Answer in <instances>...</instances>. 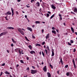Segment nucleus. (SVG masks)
Wrapping results in <instances>:
<instances>
[{"mask_svg": "<svg viewBox=\"0 0 77 77\" xmlns=\"http://www.w3.org/2000/svg\"><path fill=\"white\" fill-rule=\"evenodd\" d=\"M75 61H77V58H75Z\"/></svg>", "mask_w": 77, "mask_h": 77, "instance_id": "63", "label": "nucleus"}, {"mask_svg": "<svg viewBox=\"0 0 77 77\" xmlns=\"http://www.w3.org/2000/svg\"><path fill=\"white\" fill-rule=\"evenodd\" d=\"M30 53L31 54H33L34 53V54H35V51H31L30 52Z\"/></svg>", "mask_w": 77, "mask_h": 77, "instance_id": "14", "label": "nucleus"}, {"mask_svg": "<svg viewBox=\"0 0 77 77\" xmlns=\"http://www.w3.org/2000/svg\"><path fill=\"white\" fill-rule=\"evenodd\" d=\"M47 49H48V50L49 51H50V49H49V47L48 46H47L46 47Z\"/></svg>", "mask_w": 77, "mask_h": 77, "instance_id": "37", "label": "nucleus"}, {"mask_svg": "<svg viewBox=\"0 0 77 77\" xmlns=\"http://www.w3.org/2000/svg\"><path fill=\"white\" fill-rule=\"evenodd\" d=\"M42 55L43 56V57H45V54H44V52H43V51L42 52Z\"/></svg>", "mask_w": 77, "mask_h": 77, "instance_id": "30", "label": "nucleus"}, {"mask_svg": "<svg viewBox=\"0 0 77 77\" xmlns=\"http://www.w3.org/2000/svg\"><path fill=\"white\" fill-rule=\"evenodd\" d=\"M26 7H27V8H29L30 7V6H28V5H26Z\"/></svg>", "mask_w": 77, "mask_h": 77, "instance_id": "61", "label": "nucleus"}, {"mask_svg": "<svg viewBox=\"0 0 77 77\" xmlns=\"http://www.w3.org/2000/svg\"><path fill=\"white\" fill-rule=\"evenodd\" d=\"M32 38H34V39H35V36L33 35L32 36Z\"/></svg>", "mask_w": 77, "mask_h": 77, "instance_id": "47", "label": "nucleus"}, {"mask_svg": "<svg viewBox=\"0 0 77 77\" xmlns=\"http://www.w3.org/2000/svg\"><path fill=\"white\" fill-rule=\"evenodd\" d=\"M5 15H7V16L6 17H5V18H7V17H8V15H7L6 13L5 14Z\"/></svg>", "mask_w": 77, "mask_h": 77, "instance_id": "36", "label": "nucleus"}, {"mask_svg": "<svg viewBox=\"0 0 77 77\" xmlns=\"http://www.w3.org/2000/svg\"><path fill=\"white\" fill-rule=\"evenodd\" d=\"M58 16L60 17V21H62V15L61 14H59Z\"/></svg>", "mask_w": 77, "mask_h": 77, "instance_id": "9", "label": "nucleus"}, {"mask_svg": "<svg viewBox=\"0 0 77 77\" xmlns=\"http://www.w3.org/2000/svg\"><path fill=\"white\" fill-rule=\"evenodd\" d=\"M51 8L52 9H54V10L56 9V7L54 6V4H52L51 5Z\"/></svg>", "mask_w": 77, "mask_h": 77, "instance_id": "6", "label": "nucleus"}, {"mask_svg": "<svg viewBox=\"0 0 77 77\" xmlns=\"http://www.w3.org/2000/svg\"><path fill=\"white\" fill-rule=\"evenodd\" d=\"M52 30H54V27H52Z\"/></svg>", "mask_w": 77, "mask_h": 77, "instance_id": "55", "label": "nucleus"}, {"mask_svg": "<svg viewBox=\"0 0 77 77\" xmlns=\"http://www.w3.org/2000/svg\"><path fill=\"white\" fill-rule=\"evenodd\" d=\"M49 65L51 69H53V67L52 66V65H51L50 63L49 64Z\"/></svg>", "mask_w": 77, "mask_h": 77, "instance_id": "31", "label": "nucleus"}, {"mask_svg": "<svg viewBox=\"0 0 77 77\" xmlns=\"http://www.w3.org/2000/svg\"><path fill=\"white\" fill-rule=\"evenodd\" d=\"M5 63H4L1 65V66H5Z\"/></svg>", "mask_w": 77, "mask_h": 77, "instance_id": "44", "label": "nucleus"}, {"mask_svg": "<svg viewBox=\"0 0 77 77\" xmlns=\"http://www.w3.org/2000/svg\"><path fill=\"white\" fill-rule=\"evenodd\" d=\"M60 62L61 63L62 65H63V61L62 60V58L60 59Z\"/></svg>", "mask_w": 77, "mask_h": 77, "instance_id": "20", "label": "nucleus"}, {"mask_svg": "<svg viewBox=\"0 0 77 77\" xmlns=\"http://www.w3.org/2000/svg\"><path fill=\"white\" fill-rule=\"evenodd\" d=\"M35 1V0H31V3H32L33 2H34Z\"/></svg>", "mask_w": 77, "mask_h": 77, "instance_id": "52", "label": "nucleus"}, {"mask_svg": "<svg viewBox=\"0 0 77 77\" xmlns=\"http://www.w3.org/2000/svg\"><path fill=\"white\" fill-rule=\"evenodd\" d=\"M23 77H27V75L24 76Z\"/></svg>", "mask_w": 77, "mask_h": 77, "instance_id": "64", "label": "nucleus"}, {"mask_svg": "<svg viewBox=\"0 0 77 77\" xmlns=\"http://www.w3.org/2000/svg\"><path fill=\"white\" fill-rule=\"evenodd\" d=\"M48 13L49 14H51V12L50 11H48Z\"/></svg>", "mask_w": 77, "mask_h": 77, "instance_id": "54", "label": "nucleus"}, {"mask_svg": "<svg viewBox=\"0 0 77 77\" xmlns=\"http://www.w3.org/2000/svg\"><path fill=\"white\" fill-rule=\"evenodd\" d=\"M43 70L44 72H46L47 71V66H45L43 68Z\"/></svg>", "mask_w": 77, "mask_h": 77, "instance_id": "7", "label": "nucleus"}, {"mask_svg": "<svg viewBox=\"0 0 77 77\" xmlns=\"http://www.w3.org/2000/svg\"><path fill=\"white\" fill-rule=\"evenodd\" d=\"M5 74H6L9 75L10 74V73L8 71H6L5 72Z\"/></svg>", "mask_w": 77, "mask_h": 77, "instance_id": "24", "label": "nucleus"}, {"mask_svg": "<svg viewBox=\"0 0 77 77\" xmlns=\"http://www.w3.org/2000/svg\"><path fill=\"white\" fill-rule=\"evenodd\" d=\"M8 33V31H6V32H3L1 33L0 34V35H1V36H3V35H6Z\"/></svg>", "mask_w": 77, "mask_h": 77, "instance_id": "2", "label": "nucleus"}, {"mask_svg": "<svg viewBox=\"0 0 77 77\" xmlns=\"http://www.w3.org/2000/svg\"><path fill=\"white\" fill-rule=\"evenodd\" d=\"M28 47L29 48L30 50H31L32 48V46L31 45H29L28 46Z\"/></svg>", "mask_w": 77, "mask_h": 77, "instance_id": "25", "label": "nucleus"}, {"mask_svg": "<svg viewBox=\"0 0 77 77\" xmlns=\"http://www.w3.org/2000/svg\"><path fill=\"white\" fill-rule=\"evenodd\" d=\"M36 47H37V46H39V47H40L41 44L37 43L36 44Z\"/></svg>", "mask_w": 77, "mask_h": 77, "instance_id": "26", "label": "nucleus"}, {"mask_svg": "<svg viewBox=\"0 0 77 77\" xmlns=\"http://www.w3.org/2000/svg\"><path fill=\"white\" fill-rule=\"evenodd\" d=\"M19 53L20 55L21 54V52L20 51V49L19 50Z\"/></svg>", "mask_w": 77, "mask_h": 77, "instance_id": "33", "label": "nucleus"}, {"mask_svg": "<svg viewBox=\"0 0 77 77\" xmlns=\"http://www.w3.org/2000/svg\"><path fill=\"white\" fill-rule=\"evenodd\" d=\"M12 41L13 42H14V39L12 38Z\"/></svg>", "mask_w": 77, "mask_h": 77, "instance_id": "48", "label": "nucleus"}, {"mask_svg": "<svg viewBox=\"0 0 77 77\" xmlns=\"http://www.w3.org/2000/svg\"><path fill=\"white\" fill-rule=\"evenodd\" d=\"M45 42H43L42 43V45H44V44H45Z\"/></svg>", "mask_w": 77, "mask_h": 77, "instance_id": "41", "label": "nucleus"}, {"mask_svg": "<svg viewBox=\"0 0 77 77\" xmlns=\"http://www.w3.org/2000/svg\"><path fill=\"white\" fill-rule=\"evenodd\" d=\"M7 53H9V51L8 50H7Z\"/></svg>", "mask_w": 77, "mask_h": 77, "instance_id": "57", "label": "nucleus"}, {"mask_svg": "<svg viewBox=\"0 0 77 77\" xmlns=\"http://www.w3.org/2000/svg\"><path fill=\"white\" fill-rule=\"evenodd\" d=\"M11 47H14V44H11Z\"/></svg>", "mask_w": 77, "mask_h": 77, "instance_id": "50", "label": "nucleus"}, {"mask_svg": "<svg viewBox=\"0 0 77 77\" xmlns=\"http://www.w3.org/2000/svg\"><path fill=\"white\" fill-rule=\"evenodd\" d=\"M32 68L33 69H35V67L33 66H32Z\"/></svg>", "mask_w": 77, "mask_h": 77, "instance_id": "45", "label": "nucleus"}, {"mask_svg": "<svg viewBox=\"0 0 77 77\" xmlns=\"http://www.w3.org/2000/svg\"><path fill=\"white\" fill-rule=\"evenodd\" d=\"M31 73L32 74H36V73L37 72L36 70H31Z\"/></svg>", "mask_w": 77, "mask_h": 77, "instance_id": "4", "label": "nucleus"}, {"mask_svg": "<svg viewBox=\"0 0 77 77\" xmlns=\"http://www.w3.org/2000/svg\"><path fill=\"white\" fill-rule=\"evenodd\" d=\"M17 29L18 30V32L20 33L21 35H24V32L21 30V28H17Z\"/></svg>", "mask_w": 77, "mask_h": 77, "instance_id": "1", "label": "nucleus"}, {"mask_svg": "<svg viewBox=\"0 0 77 77\" xmlns=\"http://www.w3.org/2000/svg\"><path fill=\"white\" fill-rule=\"evenodd\" d=\"M54 17V14H53L51 17L50 18V20L51 19H52L53 18V17Z\"/></svg>", "mask_w": 77, "mask_h": 77, "instance_id": "23", "label": "nucleus"}, {"mask_svg": "<svg viewBox=\"0 0 77 77\" xmlns=\"http://www.w3.org/2000/svg\"><path fill=\"white\" fill-rule=\"evenodd\" d=\"M52 55H51V56H54V50L52 49Z\"/></svg>", "mask_w": 77, "mask_h": 77, "instance_id": "12", "label": "nucleus"}, {"mask_svg": "<svg viewBox=\"0 0 77 77\" xmlns=\"http://www.w3.org/2000/svg\"><path fill=\"white\" fill-rule=\"evenodd\" d=\"M11 10L12 12V16H13L14 15V10H13V8H11Z\"/></svg>", "mask_w": 77, "mask_h": 77, "instance_id": "13", "label": "nucleus"}, {"mask_svg": "<svg viewBox=\"0 0 77 77\" xmlns=\"http://www.w3.org/2000/svg\"><path fill=\"white\" fill-rule=\"evenodd\" d=\"M25 38L27 40V41H29V40L28 39V38H27V37L25 36Z\"/></svg>", "mask_w": 77, "mask_h": 77, "instance_id": "29", "label": "nucleus"}, {"mask_svg": "<svg viewBox=\"0 0 77 77\" xmlns=\"http://www.w3.org/2000/svg\"><path fill=\"white\" fill-rule=\"evenodd\" d=\"M75 51H76V50L75 49H74V50H73L74 53H75Z\"/></svg>", "mask_w": 77, "mask_h": 77, "instance_id": "46", "label": "nucleus"}, {"mask_svg": "<svg viewBox=\"0 0 77 77\" xmlns=\"http://www.w3.org/2000/svg\"><path fill=\"white\" fill-rule=\"evenodd\" d=\"M65 67L66 68H68V65H66L65 66Z\"/></svg>", "mask_w": 77, "mask_h": 77, "instance_id": "39", "label": "nucleus"}, {"mask_svg": "<svg viewBox=\"0 0 77 77\" xmlns=\"http://www.w3.org/2000/svg\"><path fill=\"white\" fill-rule=\"evenodd\" d=\"M49 51V50L47 51V49H45V51L47 55L49 57V56H50V51Z\"/></svg>", "mask_w": 77, "mask_h": 77, "instance_id": "3", "label": "nucleus"}, {"mask_svg": "<svg viewBox=\"0 0 77 77\" xmlns=\"http://www.w3.org/2000/svg\"><path fill=\"white\" fill-rule=\"evenodd\" d=\"M72 62L74 65V68H77V66H76V65L75 63V60H74V59H73Z\"/></svg>", "mask_w": 77, "mask_h": 77, "instance_id": "5", "label": "nucleus"}, {"mask_svg": "<svg viewBox=\"0 0 77 77\" xmlns=\"http://www.w3.org/2000/svg\"><path fill=\"white\" fill-rule=\"evenodd\" d=\"M56 32H57L58 33L59 32V30H58V29H56Z\"/></svg>", "mask_w": 77, "mask_h": 77, "instance_id": "58", "label": "nucleus"}, {"mask_svg": "<svg viewBox=\"0 0 77 77\" xmlns=\"http://www.w3.org/2000/svg\"><path fill=\"white\" fill-rule=\"evenodd\" d=\"M7 15H11L12 14V13L10 12V11H9L6 13V14Z\"/></svg>", "mask_w": 77, "mask_h": 77, "instance_id": "10", "label": "nucleus"}, {"mask_svg": "<svg viewBox=\"0 0 77 77\" xmlns=\"http://www.w3.org/2000/svg\"><path fill=\"white\" fill-rule=\"evenodd\" d=\"M27 29L29 30V31H30V32H32V28L28 27L27 28Z\"/></svg>", "mask_w": 77, "mask_h": 77, "instance_id": "11", "label": "nucleus"}, {"mask_svg": "<svg viewBox=\"0 0 77 77\" xmlns=\"http://www.w3.org/2000/svg\"><path fill=\"white\" fill-rule=\"evenodd\" d=\"M19 66V65L17 64L16 66V67H18Z\"/></svg>", "mask_w": 77, "mask_h": 77, "instance_id": "59", "label": "nucleus"}, {"mask_svg": "<svg viewBox=\"0 0 77 77\" xmlns=\"http://www.w3.org/2000/svg\"><path fill=\"white\" fill-rule=\"evenodd\" d=\"M71 30L73 33H74V28H73L72 27H71Z\"/></svg>", "mask_w": 77, "mask_h": 77, "instance_id": "19", "label": "nucleus"}, {"mask_svg": "<svg viewBox=\"0 0 77 77\" xmlns=\"http://www.w3.org/2000/svg\"><path fill=\"white\" fill-rule=\"evenodd\" d=\"M2 75H3V72H1V74L0 75V77H1V76H2Z\"/></svg>", "mask_w": 77, "mask_h": 77, "instance_id": "42", "label": "nucleus"}, {"mask_svg": "<svg viewBox=\"0 0 77 77\" xmlns=\"http://www.w3.org/2000/svg\"><path fill=\"white\" fill-rule=\"evenodd\" d=\"M45 16H46L48 18L50 16V14H49L48 13L45 14Z\"/></svg>", "mask_w": 77, "mask_h": 77, "instance_id": "15", "label": "nucleus"}, {"mask_svg": "<svg viewBox=\"0 0 77 77\" xmlns=\"http://www.w3.org/2000/svg\"><path fill=\"white\" fill-rule=\"evenodd\" d=\"M15 51H16V52H18V51H19V49L18 48H17L15 49Z\"/></svg>", "mask_w": 77, "mask_h": 77, "instance_id": "27", "label": "nucleus"}, {"mask_svg": "<svg viewBox=\"0 0 77 77\" xmlns=\"http://www.w3.org/2000/svg\"><path fill=\"white\" fill-rule=\"evenodd\" d=\"M26 70H28V71H29V67H28L27 69Z\"/></svg>", "mask_w": 77, "mask_h": 77, "instance_id": "51", "label": "nucleus"}, {"mask_svg": "<svg viewBox=\"0 0 77 77\" xmlns=\"http://www.w3.org/2000/svg\"><path fill=\"white\" fill-rule=\"evenodd\" d=\"M49 38V33H48L47 36H46V39H48V38Z\"/></svg>", "mask_w": 77, "mask_h": 77, "instance_id": "18", "label": "nucleus"}, {"mask_svg": "<svg viewBox=\"0 0 77 77\" xmlns=\"http://www.w3.org/2000/svg\"><path fill=\"white\" fill-rule=\"evenodd\" d=\"M16 15H19V13L18 12V11H16Z\"/></svg>", "mask_w": 77, "mask_h": 77, "instance_id": "40", "label": "nucleus"}, {"mask_svg": "<svg viewBox=\"0 0 77 77\" xmlns=\"http://www.w3.org/2000/svg\"><path fill=\"white\" fill-rule=\"evenodd\" d=\"M52 33H54V34H56V32L55 30H52Z\"/></svg>", "mask_w": 77, "mask_h": 77, "instance_id": "22", "label": "nucleus"}, {"mask_svg": "<svg viewBox=\"0 0 77 77\" xmlns=\"http://www.w3.org/2000/svg\"><path fill=\"white\" fill-rule=\"evenodd\" d=\"M71 14H74V15H75V14L72 11H71Z\"/></svg>", "mask_w": 77, "mask_h": 77, "instance_id": "43", "label": "nucleus"}, {"mask_svg": "<svg viewBox=\"0 0 77 77\" xmlns=\"http://www.w3.org/2000/svg\"><path fill=\"white\" fill-rule=\"evenodd\" d=\"M44 48H46V46L45 45H44Z\"/></svg>", "mask_w": 77, "mask_h": 77, "instance_id": "62", "label": "nucleus"}, {"mask_svg": "<svg viewBox=\"0 0 77 77\" xmlns=\"http://www.w3.org/2000/svg\"><path fill=\"white\" fill-rule=\"evenodd\" d=\"M7 29H12V30H14V28L12 27H8Z\"/></svg>", "mask_w": 77, "mask_h": 77, "instance_id": "17", "label": "nucleus"}, {"mask_svg": "<svg viewBox=\"0 0 77 77\" xmlns=\"http://www.w3.org/2000/svg\"><path fill=\"white\" fill-rule=\"evenodd\" d=\"M68 44L69 45H72L69 43V42H68Z\"/></svg>", "mask_w": 77, "mask_h": 77, "instance_id": "38", "label": "nucleus"}, {"mask_svg": "<svg viewBox=\"0 0 77 77\" xmlns=\"http://www.w3.org/2000/svg\"><path fill=\"white\" fill-rule=\"evenodd\" d=\"M20 62L21 63H24V61H23V60H20Z\"/></svg>", "mask_w": 77, "mask_h": 77, "instance_id": "34", "label": "nucleus"}, {"mask_svg": "<svg viewBox=\"0 0 77 77\" xmlns=\"http://www.w3.org/2000/svg\"><path fill=\"white\" fill-rule=\"evenodd\" d=\"M66 75L67 76H69V72H67L66 73Z\"/></svg>", "mask_w": 77, "mask_h": 77, "instance_id": "32", "label": "nucleus"}, {"mask_svg": "<svg viewBox=\"0 0 77 77\" xmlns=\"http://www.w3.org/2000/svg\"><path fill=\"white\" fill-rule=\"evenodd\" d=\"M42 33H44V29H42Z\"/></svg>", "mask_w": 77, "mask_h": 77, "instance_id": "49", "label": "nucleus"}, {"mask_svg": "<svg viewBox=\"0 0 77 77\" xmlns=\"http://www.w3.org/2000/svg\"><path fill=\"white\" fill-rule=\"evenodd\" d=\"M70 42L71 44H72V43H74V42H73V41H72V40H71Z\"/></svg>", "mask_w": 77, "mask_h": 77, "instance_id": "35", "label": "nucleus"}, {"mask_svg": "<svg viewBox=\"0 0 77 77\" xmlns=\"http://www.w3.org/2000/svg\"><path fill=\"white\" fill-rule=\"evenodd\" d=\"M36 5L37 7H39V5H40V4L39 2H37V3H36Z\"/></svg>", "mask_w": 77, "mask_h": 77, "instance_id": "16", "label": "nucleus"}, {"mask_svg": "<svg viewBox=\"0 0 77 77\" xmlns=\"http://www.w3.org/2000/svg\"><path fill=\"white\" fill-rule=\"evenodd\" d=\"M47 74L48 75V77H51V73H50V72H48L47 73Z\"/></svg>", "mask_w": 77, "mask_h": 77, "instance_id": "8", "label": "nucleus"}, {"mask_svg": "<svg viewBox=\"0 0 77 77\" xmlns=\"http://www.w3.org/2000/svg\"><path fill=\"white\" fill-rule=\"evenodd\" d=\"M74 12H76L77 13V9L76 8H75Z\"/></svg>", "mask_w": 77, "mask_h": 77, "instance_id": "21", "label": "nucleus"}, {"mask_svg": "<svg viewBox=\"0 0 77 77\" xmlns=\"http://www.w3.org/2000/svg\"><path fill=\"white\" fill-rule=\"evenodd\" d=\"M12 53H14V49H12Z\"/></svg>", "mask_w": 77, "mask_h": 77, "instance_id": "53", "label": "nucleus"}, {"mask_svg": "<svg viewBox=\"0 0 77 77\" xmlns=\"http://www.w3.org/2000/svg\"><path fill=\"white\" fill-rule=\"evenodd\" d=\"M35 23L36 24H39L40 23V22L39 21H36L35 22Z\"/></svg>", "mask_w": 77, "mask_h": 77, "instance_id": "28", "label": "nucleus"}, {"mask_svg": "<svg viewBox=\"0 0 77 77\" xmlns=\"http://www.w3.org/2000/svg\"><path fill=\"white\" fill-rule=\"evenodd\" d=\"M25 18H27V16L26 15H25Z\"/></svg>", "mask_w": 77, "mask_h": 77, "instance_id": "56", "label": "nucleus"}, {"mask_svg": "<svg viewBox=\"0 0 77 77\" xmlns=\"http://www.w3.org/2000/svg\"><path fill=\"white\" fill-rule=\"evenodd\" d=\"M17 2H21V0H18Z\"/></svg>", "mask_w": 77, "mask_h": 77, "instance_id": "60", "label": "nucleus"}]
</instances>
